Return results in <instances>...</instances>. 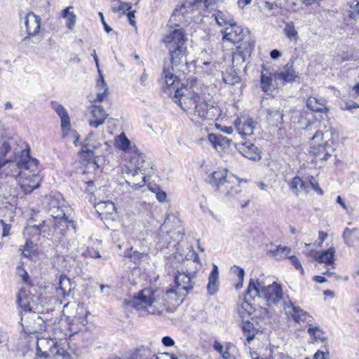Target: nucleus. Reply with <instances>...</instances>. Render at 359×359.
<instances>
[{
	"instance_id": "f257e3e1",
	"label": "nucleus",
	"mask_w": 359,
	"mask_h": 359,
	"mask_svg": "<svg viewBox=\"0 0 359 359\" xmlns=\"http://www.w3.org/2000/svg\"><path fill=\"white\" fill-rule=\"evenodd\" d=\"M2 168L1 178H9L7 182L13 187H10L8 194L12 197L18 196L19 188L28 194L40 185L39 161L30 157L29 149H20V155L15 150L14 156L8 159L0 158V170Z\"/></svg>"
},
{
	"instance_id": "f03ea898",
	"label": "nucleus",
	"mask_w": 359,
	"mask_h": 359,
	"mask_svg": "<svg viewBox=\"0 0 359 359\" xmlns=\"http://www.w3.org/2000/svg\"><path fill=\"white\" fill-rule=\"evenodd\" d=\"M185 14H180L176 17L175 20H170V28L163 38V43L170 54V63L172 65V69H179L180 67L187 64V49L186 43L187 38L184 31L180 27V23L184 22ZM172 17V15L171 16Z\"/></svg>"
},
{
	"instance_id": "7ed1b4c3",
	"label": "nucleus",
	"mask_w": 359,
	"mask_h": 359,
	"mask_svg": "<svg viewBox=\"0 0 359 359\" xmlns=\"http://www.w3.org/2000/svg\"><path fill=\"white\" fill-rule=\"evenodd\" d=\"M283 290L280 285L276 282L265 286L258 280L250 279L246 292V298L255 299L256 297L262 298L266 302L268 306L277 305L283 299Z\"/></svg>"
},
{
	"instance_id": "20e7f679",
	"label": "nucleus",
	"mask_w": 359,
	"mask_h": 359,
	"mask_svg": "<svg viewBox=\"0 0 359 359\" xmlns=\"http://www.w3.org/2000/svg\"><path fill=\"white\" fill-rule=\"evenodd\" d=\"M320 125V123L315 120L309 122L305 128L307 131L311 132L315 130L311 139L310 153L314 156L316 162L318 161H326L334 151L332 142H329L328 140L323 141L324 135L318 129Z\"/></svg>"
},
{
	"instance_id": "39448f33",
	"label": "nucleus",
	"mask_w": 359,
	"mask_h": 359,
	"mask_svg": "<svg viewBox=\"0 0 359 359\" xmlns=\"http://www.w3.org/2000/svg\"><path fill=\"white\" fill-rule=\"evenodd\" d=\"M132 303L135 306L146 309L151 314L161 313V309L165 306L164 299L161 294L147 288L142 290L137 297H135Z\"/></svg>"
},
{
	"instance_id": "423d86ee",
	"label": "nucleus",
	"mask_w": 359,
	"mask_h": 359,
	"mask_svg": "<svg viewBox=\"0 0 359 359\" xmlns=\"http://www.w3.org/2000/svg\"><path fill=\"white\" fill-rule=\"evenodd\" d=\"M36 352L39 356H53L55 359H71V355L57 342L51 339L42 337L37 339Z\"/></svg>"
},
{
	"instance_id": "0eeeda50",
	"label": "nucleus",
	"mask_w": 359,
	"mask_h": 359,
	"mask_svg": "<svg viewBox=\"0 0 359 359\" xmlns=\"http://www.w3.org/2000/svg\"><path fill=\"white\" fill-rule=\"evenodd\" d=\"M49 214L53 219L43 221L42 223L39 224V227H37V230H39L41 226L44 227L45 226H50L53 225L54 227L53 233H60L62 236H64L66 229H67L69 226H72L74 229H75L72 220L69 219L68 217H66L65 210L61 206L55 208V210L49 211Z\"/></svg>"
},
{
	"instance_id": "6e6552de",
	"label": "nucleus",
	"mask_w": 359,
	"mask_h": 359,
	"mask_svg": "<svg viewBox=\"0 0 359 359\" xmlns=\"http://www.w3.org/2000/svg\"><path fill=\"white\" fill-rule=\"evenodd\" d=\"M200 97L201 96L198 93L195 92L192 86H184L181 88H177L172 96L174 101L177 103L184 111L193 109Z\"/></svg>"
},
{
	"instance_id": "1a4fd4ad",
	"label": "nucleus",
	"mask_w": 359,
	"mask_h": 359,
	"mask_svg": "<svg viewBox=\"0 0 359 359\" xmlns=\"http://www.w3.org/2000/svg\"><path fill=\"white\" fill-rule=\"evenodd\" d=\"M212 100H205L201 97L194 107L193 114L201 120H214L219 115V109Z\"/></svg>"
},
{
	"instance_id": "9d476101",
	"label": "nucleus",
	"mask_w": 359,
	"mask_h": 359,
	"mask_svg": "<svg viewBox=\"0 0 359 359\" xmlns=\"http://www.w3.org/2000/svg\"><path fill=\"white\" fill-rule=\"evenodd\" d=\"M21 322L23 330L27 334L41 332L46 328L43 320L35 312L24 313Z\"/></svg>"
},
{
	"instance_id": "9b49d317",
	"label": "nucleus",
	"mask_w": 359,
	"mask_h": 359,
	"mask_svg": "<svg viewBox=\"0 0 359 359\" xmlns=\"http://www.w3.org/2000/svg\"><path fill=\"white\" fill-rule=\"evenodd\" d=\"M233 124L237 133L242 137L252 136L256 133H259V123L250 117H238L234 121Z\"/></svg>"
},
{
	"instance_id": "f8f14e48",
	"label": "nucleus",
	"mask_w": 359,
	"mask_h": 359,
	"mask_svg": "<svg viewBox=\"0 0 359 359\" xmlns=\"http://www.w3.org/2000/svg\"><path fill=\"white\" fill-rule=\"evenodd\" d=\"M170 65L171 68H170V65H168V67L164 66L162 75L166 86L164 90L170 97H172L175 90L180 88L178 76L174 74V72H184V67H185L186 65L180 67L179 68L180 69H177L175 67L173 69L172 65Z\"/></svg>"
},
{
	"instance_id": "ddd939ff",
	"label": "nucleus",
	"mask_w": 359,
	"mask_h": 359,
	"mask_svg": "<svg viewBox=\"0 0 359 359\" xmlns=\"http://www.w3.org/2000/svg\"><path fill=\"white\" fill-rule=\"evenodd\" d=\"M149 167V162L146 160V156L139 152L133 153L127 161L123 173H134L136 175L137 171L144 172Z\"/></svg>"
},
{
	"instance_id": "4468645a",
	"label": "nucleus",
	"mask_w": 359,
	"mask_h": 359,
	"mask_svg": "<svg viewBox=\"0 0 359 359\" xmlns=\"http://www.w3.org/2000/svg\"><path fill=\"white\" fill-rule=\"evenodd\" d=\"M194 277V270L192 269H187V273L183 268L177 269V273L175 276V282L178 292H181V291L187 292L191 290L193 288L192 279Z\"/></svg>"
},
{
	"instance_id": "2eb2a0df",
	"label": "nucleus",
	"mask_w": 359,
	"mask_h": 359,
	"mask_svg": "<svg viewBox=\"0 0 359 359\" xmlns=\"http://www.w3.org/2000/svg\"><path fill=\"white\" fill-rule=\"evenodd\" d=\"M223 41H229L232 43H238L242 41L245 36L249 33L247 28H243L236 25H229L221 31Z\"/></svg>"
},
{
	"instance_id": "dca6fc26",
	"label": "nucleus",
	"mask_w": 359,
	"mask_h": 359,
	"mask_svg": "<svg viewBox=\"0 0 359 359\" xmlns=\"http://www.w3.org/2000/svg\"><path fill=\"white\" fill-rule=\"evenodd\" d=\"M25 25L28 36L23 38L21 43L23 46H28L30 42V36H34L39 32L41 18L32 12L29 13L25 17Z\"/></svg>"
},
{
	"instance_id": "f3484780",
	"label": "nucleus",
	"mask_w": 359,
	"mask_h": 359,
	"mask_svg": "<svg viewBox=\"0 0 359 359\" xmlns=\"http://www.w3.org/2000/svg\"><path fill=\"white\" fill-rule=\"evenodd\" d=\"M284 310L285 313L291 316L295 322L306 323L311 325L313 318L300 307L294 306L291 301L285 302Z\"/></svg>"
},
{
	"instance_id": "a211bd4d",
	"label": "nucleus",
	"mask_w": 359,
	"mask_h": 359,
	"mask_svg": "<svg viewBox=\"0 0 359 359\" xmlns=\"http://www.w3.org/2000/svg\"><path fill=\"white\" fill-rule=\"evenodd\" d=\"M202 1L203 0H194L193 1H187L175 8L172 13V21L175 20L176 17L180 16L181 13H182V15L187 14L198 9L199 6L201 5ZM216 1L217 0H203V4L206 8H208L215 4Z\"/></svg>"
},
{
	"instance_id": "6ab92c4d",
	"label": "nucleus",
	"mask_w": 359,
	"mask_h": 359,
	"mask_svg": "<svg viewBox=\"0 0 359 359\" xmlns=\"http://www.w3.org/2000/svg\"><path fill=\"white\" fill-rule=\"evenodd\" d=\"M101 147L102 144L100 142H93L90 137L87 138L79 151V154L81 157L85 158L88 161L94 160L95 157L101 155V152L99 151Z\"/></svg>"
},
{
	"instance_id": "aec40b11",
	"label": "nucleus",
	"mask_w": 359,
	"mask_h": 359,
	"mask_svg": "<svg viewBox=\"0 0 359 359\" xmlns=\"http://www.w3.org/2000/svg\"><path fill=\"white\" fill-rule=\"evenodd\" d=\"M240 183L241 182L238 178L234 175H230L226 183L219 191L223 193L224 197L227 199L233 198L241 191Z\"/></svg>"
},
{
	"instance_id": "412c9836",
	"label": "nucleus",
	"mask_w": 359,
	"mask_h": 359,
	"mask_svg": "<svg viewBox=\"0 0 359 359\" xmlns=\"http://www.w3.org/2000/svg\"><path fill=\"white\" fill-rule=\"evenodd\" d=\"M90 114L88 120L89 126L95 128H97L102 125L108 117V114L100 105H93L90 107Z\"/></svg>"
},
{
	"instance_id": "4be33fe9",
	"label": "nucleus",
	"mask_w": 359,
	"mask_h": 359,
	"mask_svg": "<svg viewBox=\"0 0 359 359\" xmlns=\"http://www.w3.org/2000/svg\"><path fill=\"white\" fill-rule=\"evenodd\" d=\"M293 65L294 62L292 61H289L281 70L274 73V79L285 83L294 81L297 74L293 68Z\"/></svg>"
},
{
	"instance_id": "5701e85b",
	"label": "nucleus",
	"mask_w": 359,
	"mask_h": 359,
	"mask_svg": "<svg viewBox=\"0 0 359 359\" xmlns=\"http://www.w3.org/2000/svg\"><path fill=\"white\" fill-rule=\"evenodd\" d=\"M229 176L226 170L214 171L209 176L208 182L212 187L220 191L226 183Z\"/></svg>"
},
{
	"instance_id": "b1692460",
	"label": "nucleus",
	"mask_w": 359,
	"mask_h": 359,
	"mask_svg": "<svg viewBox=\"0 0 359 359\" xmlns=\"http://www.w3.org/2000/svg\"><path fill=\"white\" fill-rule=\"evenodd\" d=\"M208 137L213 147L219 152H222L226 149L229 148L232 142L231 139H229L222 135L210 133L208 135Z\"/></svg>"
},
{
	"instance_id": "393cba45",
	"label": "nucleus",
	"mask_w": 359,
	"mask_h": 359,
	"mask_svg": "<svg viewBox=\"0 0 359 359\" xmlns=\"http://www.w3.org/2000/svg\"><path fill=\"white\" fill-rule=\"evenodd\" d=\"M238 149L243 156L250 160L257 161L261 159V151L259 149L253 144H241L238 145Z\"/></svg>"
},
{
	"instance_id": "a878e982",
	"label": "nucleus",
	"mask_w": 359,
	"mask_h": 359,
	"mask_svg": "<svg viewBox=\"0 0 359 359\" xmlns=\"http://www.w3.org/2000/svg\"><path fill=\"white\" fill-rule=\"evenodd\" d=\"M306 106L310 110L316 112H323L328 110L327 100L323 97L311 96L307 99Z\"/></svg>"
},
{
	"instance_id": "bb28decb",
	"label": "nucleus",
	"mask_w": 359,
	"mask_h": 359,
	"mask_svg": "<svg viewBox=\"0 0 359 359\" xmlns=\"http://www.w3.org/2000/svg\"><path fill=\"white\" fill-rule=\"evenodd\" d=\"M155 351L152 348V344L147 346H140L135 349L130 356V359H155Z\"/></svg>"
},
{
	"instance_id": "cd10ccee",
	"label": "nucleus",
	"mask_w": 359,
	"mask_h": 359,
	"mask_svg": "<svg viewBox=\"0 0 359 359\" xmlns=\"http://www.w3.org/2000/svg\"><path fill=\"white\" fill-rule=\"evenodd\" d=\"M32 297L30 292L25 288H22L18 294L17 302L19 306L25 311V313L31 312L32 306L30 305V301Z\"/></svg>"
},
{
	"instance_id": "c85d7f7f",
	"label": "nucleus",
	"mask_w": 359,
	"mask_h": 359,
	"mask_svg": "<svg viewBox=\"0 0 359 359\" xmlns=\"http://www.w3.org/2000/svg\"><path fill=\"white\" fill-rule=\"evenodd\" d=\"M126 175V182L135 188H140L144 186L145 181V173L144 172L137 171L136 175L134 173H123Z\"/></svg>"
},
{
	"instance_id": "c756f323",
	"label": "nucleus",
	"mask_w": 359,
	"mask_h": 359,
	"mask_svg": "<svg viewBox=\"0 0 359 359\" xmlns=\"http://www.w3.org/2000/svg\"><path fill=\"white\" fill-rule=\"evenodd\" d=\"M253 49V46L248 43L245 45L243 43V47L238 46L235 53L232 55V62L235 63L236 62H243L247 56H249Z\"/></svg>"
},
{
	"instance_id": "7c9ffc66",
	"label": "nucleus",
	"mask_w": 359,
	"mask_h": 359,
	"mask_svg": "<svg viewBox=\"0 0 359 359\" xmlns=\"http://www.w3.org/2000/svg\"><path fill=\"white\" fill-rule=\"evenodd\" d=\"M335 252V248L331 246L327 250H322L318 253V255L316 254L315 256V259L319 263H324L328 265L333 264Z\"/></svg>"
},
{
	"instance_id": "2f4dec72",
	"label": "nucleus",
	"mask_w": 359,
	"mask_h": 359,
	"mask_svg": "<svg viewBox=\"0 0 359 359\" xmlns=\"http://www.w3.org/2000/svg\"><path fill=\"white\" fill-rule=\"evenodd\" d=\"M248 300L250 299H247L245 296V300L241 304V305L238 308V318H239L241 321L246 320V319H251L253 306L248 302Z\"/></svg>"
},
{
	"instance_id": "473e14b6",
	"label": "nucleus",
	"mask_w": 359,
	"mask_h": 359,
	"mask_svg": "<svg viewBox=\"0 0 359 359\" xmlns=\"http://www.w3.org/2000/svg\"><path fill=\"white\" fill-rule=\"evenodd\" d=\"M218 267L217 265L213 264V269L210 274L209 281L207 285L208 292L210 295L215 294L218 290Z\"/></svg>"
},
{
	"instance_id": "72a5a7b5",
	"label": "nucleus",
	"mask_w": 359,
	"mask_h": 359,
	"mask_svg": "<svg viewBox=\"0 0 359 359\" xmlns=\"http://www.w3.org/2000/svg\"><path fill=\"white\" fill-rule=\"evenodd\" d=\"M215 20L220 26L232 25L236 22L233 16L227 11H217L215 13Z\"/></svg>"
},
{
	"instance_id": "f704fd0d",
	"label": "nucleus",
	"mask_w": 359,
	"mask_h": 359,
	"mask_svg": "<svg viewBox=\"0 0 359 359\" xmlns=\"http://www.w3.org/2000/svg\"><path fill=\"white\" fill-rule=\"evenodd\" d=\"M72 283L69 278L62 275L60 278V288L58 294L62 295L64 299L69 296L72 290Z\"/></svg>"
},
{
	"instance_id": "c9c22d12",
	"label": "nucleus",
	"mask_w": 359,
	"mask_h": 359,
	"mask_svg": "<svg viewBox=\"0 0 359 359\" xmlns=\"http://www.w3.org/2000/svg\"><path fill=\"white\" fill-rule=\"evenodd\" d=\"M241 323L242 329L246 341L248 343H250L257 332V330L254 326L255 322H250L249 319H246V320L241 321Z\"/></svg>"
},
{
	"instance_id": "e433bc0d",
	"label": "nucleus",
	"mask_w": 359,
	"mask_h": 359,
	"mask_svg": "<svg viewBox=\"0 0 359 359\" xmlns=\"http://www.w3.org/2000/svg\"><path fill=\"white\" fill-rule=\"evenodd\" d=\"M291 249L285 246L271 245L269 253L276 259H283L288 257Z\"/></svg>"
},
{
	"instance_id": "4c0bfd02",
	"label": "nucleus",
	"mask_w": 359,
	"mask_h": 359,
	"mask_svg": "<svg viewBox=\"0 0 359 359\" xmlns=\"http://www.w3.org/2000/svg\"><path fill=\"white\" fill-rule=\"evenodd\" d=\"M15 142L13 139L4 141L0 147V158L5 159V157L9 153H12V155L14 156L15 150L18 151L19 155H20V150L15 148Z\"/></svg>"
},
{
	"instance_id": "58836bf2",
	"label": "nucleus",
	"mask_w": 359,
	"mask_h": 359,
	"mask_svg": "<svg viewBox=\"0 0 359 359\" xmlns=\"http://www.w3.org/2000/svg\"><path fill=\"white\" fill-rule=\"evenodd\" d=\"M260 84L262 90L268 94L271 93L275 90V83L271 76L267 75L264 72L261 74Z\"/></svg>"
},
{
	"instance_id": "ea45409f",
	"label": "nucleus",
	"mask_w": 359,
	"mask_h": 359,
	"mask_svg": "<svg viewBox=\"0 0 359 359\" xmlns=\"http://www.w3.org/2000/svg\"><path fill=\"white\" fill-rule=\"evenodd\" d=\"M290 188L297 196L302 191L308 192V185L299 177H294L292 180Z\"/></svg>"
},
{
	"instance_id": "a19ab883",
	"label": "nucleus",
	"mask_w": 359,
	"mask_h": 359,
	"mask_svg": "<svg viewBox=\"0 0 359 359\" xmlns=\"http://www.w3.org/2000/svg\"><path fill=\"white\" fill-rule=\"evenodd\" d=\"M267 119L273 126L278 127L283 123V114L278 109H269L268 111Z\"/></svg>"
},
{
	"instance_id": "79ce46f5",
	"label": "nucleus",
	"mask_w": 359,
	"mask_h": 359,
	"mask_svg": "<svg viewBox=\"0 0 359 359\" xmlns=\"http://www.w3.org/2000/svg\"><path fill=\"white\" fill-rule=\"evenodd\" d=\"M72 6L67 7L62 10L61 14L62 17L66 19V25L69 29H72L74 28L76 20V15L72 11Z\"/></svg>"
},
{
	"instance_id": "37998d69",
	"label": "nucleus",
	"mask_w": 359,
	"mask_h": 359,
	"mask_svg": "<svg viewBox=\"0 0 359 359\" xmlns=\"http://www.w3.org/2000/svg\"><path fill=\"white\" fill-rule=\"evenodd\" d=\"M269 316V311L267 309L264 307L255 308L252 311L251 320L258 323L265 320Z\"/></svg>"
},
{
	"instance_id": "c03bdc74",
	"label": "nucleus",
	"mask_w": 359,
	"mask_h": 359,
	"mask_svg": "<svg viewBox=\"0 0 359 359\" xmlns=\"http://www.w3.org/2000/svg\"><path fill=\"white\" fill-rule=\"evenodd\" d=\"M223 81L225 83L229 85H234L236 83H238L240 79L237 75L236 72L233 69H226L222 74Z\"/></svg>"
},
{
	"instance_id": "a18cd8bd",
	"label": "nucleus",
	"mask_w": 359,
	"mask_h": 359,
	"mask_svg": "<svg viewBox=\"0 0 359 359\" xmlns=\"http://www.w3.org/2000/svg\"><path fill=\"white\" fill-rule=\"evenodd\" d=\"M124 256L129 258L130 262H133L135 265H139L145 255L137 250L132 252V248H130L124 252Z\"/></svg>"
},
{
	"instance_id": "49530a36",
	"label": "nucleus",
	"mask_w": 359,
	"mask_h": 359,
	"mask_svg": "<svg viewBox=\"0 0 359 359\" xmlns=\"http://www.w3.org/2000/svg\"><path fill=\"white\" fill-rule=\"evenodd\" d=\"M115 144L118 149L126 151L130 149V142L124 133H121L115 138Z\"/></svg>"
},
{
	"instance_id": "de8ad7c7",
	"label": "nucleus",
	"mask_w": 359,
	"mask_h": 359,
	"mask_svg": "<svg viewBox=\"0 0 359 359\" xmlns=\"http://www.w3.org/2000/svg\"><path fill=\"white\" fill-rule=\"evenodd\" d=\"M97 209L102 211L100 214L111 215L116 212V207L111 201H104L97 204Z\"/></svg>"
},
{
	"instance_id": "09e8293b",
	"label": "nucleus",
	"mask_w": 359,
	"mask_h": 359,
	"mask_svg": "<svg viewBox=\"0 0 359 359\" xmlns=\"http://www.w3.org/2000/svg\"><path fill=\"white\" fill-rule=\"evenodd\" d=\"M349 5L348 16L353 20L359 18V0H353L348 3Z\"/></svg>"
},
{
	"instance_id": "8fccbe9b",
	"label": "nucleus",
	"mask_w": 359,
	"mask_h": 359,
	"mask_svg": "<svg viewBox=\"0 0 359 359\" xmlns=\"http://www.w3.org/2000/svg\"><path fill=\"white\" fill-rule=\"evenodd\" d=\"M285 34L290 40H296L297 38V32L292 23H287L283 29Z\"/></svg>"
},
{
	"instance_id": "3c124183",
	"label": "nucleus",
	"mask_w": 359,
	"mask_h": 359,
	"mask_svg": "<svg viewBox=\"0 0 359 359\" xmlns=\"http://www.w3.org/2000/svg\"><path fill=\"white\" fill-rule=\"evenodd\" d=\"M46 201L48 204V212L50 210H55V208L60 206L59 200L54 196H46Z\"/></svg>"
},
{
	"instance_id": "603ef678",
	"label": "nucleus",
	"mask_w": 359,
	"mask_h": 359,
	"mask_svg": "<svg viewBox=\"0 0 359 359\" xmlns=\"http://www.w3.org/2000/svg\"><path fill=\"white\" fill-rule=\"evenodd\" d=\"M51 107L55 111L60 118L68 115L65 107L55 101L51 102Z\"/></svg>"
},
{
	"instance_id": "864d4df0",
	"label": "nucleus",
	"mask_w": 359,
	"mask_h": 359,
	"mask_svg": "<svg viewBox=\"0 0 359 359\" xmlns=\"http://www.w3.org/2000/svg\"><path fill=\"white\" fill-rule=\"evenodd\" d=\"M308 332L316 340L323 341L324 339V333L318 327H309Z\"/></svg>"
},
{
	"instance_id": "5fc2aeb1",
	"label": "nucleus",
	"mask_w": 359,
	"mask_h": 359,
	"mask_svg": "<svg viewBox=\"0 0 359 359\" xmlns=\"http://www.w3.org/2000/svg\"><path fill=\"white\" fill-rule=\"evenodd\" d=\"M357 232V230L355 229H348V228H346L344 231V233H343V236H344V238L345 240V242L347 243V244H351L352 243V237L353 236H355V233Z\"/></svg>"
},
{
	"instance_id": "6e6d98bb",
	"label": "nucleus",
	"mask_w": 359,
	"mask_h": 359,
	"mask_svg": "<svg viewBox=\"0 0 359 359\" xmlns=\"http://www.w3.org/2000/svg\"><path fill=\"white\" fill-rule=\"evenodd\" d=\"M340 107L343 110L351 111L354 109H358L359 104L353 101H345L341 104Z\"/></svg>"
},
{
	"instance_id": "4d7b16f0",
	"label": "nucleus",
	"mask_w": 359,
	"mask_h": 359,
	"mask_svg": "<svg viewBox=\"0 0 359 359\" xmlns=\"http://www.w3.org/2000/svg\"><path fill=\"white\" fill-rule=\"evenodd\" d=\"M231 272L238 278L239 280L243 281L245 272L244 270L238 266H233L231 268Z\"/></svg>"
},
{
	"instance_id": "13d9d810",
	"label": "nucleus",
	"mask_w": 359,
	"mask_h": 359,
	"mask_svg": "<svg viewBox=\"0 0 359 359\" xmlns=\"http://www.w3.org/2000/svg\"><path fill=\"white\" fill-rule=\"evenodd\" d=\"M61 119V128L64 133H67L70 129V119L69 115L65 116L60 118Z\"/></svg>"
},
{
	"instance_id": "bf43d9fd",
	"label": "nucleus",
	"mask_w": 359,
	"mask_h": 359,
	"mask_svg": "<svg viewBox=\"0 0 359 359\" xmlns=\"http://www.w3.org/2000/svg\"><path fill=\"white\" fill-rule=\"evenodd\" d=\"M183 268L185 270V273H187V269H192L194 270V273H196L197 265H191L189 262V259H187L185 261H184L183 264L180 265L177 269H182Z\"/></svg>"
},
{
	"instance_id": "052dcab7",
	"label": "nucleus",
	"mask_w": 359,
	"mask_h": 359,
	"mask_svg": "<svg viewBox=\"0 0 359 359\" xmlns=\"http://www.w3.org/2000/svg\"><path fill=\"white\" fill-rule=\"evenodd\" d=\"M291 261L292 264L296 267L297 269H299L301 273H304V269L302 266L301 265L298 258L294 255L287 257Z\"/></svg>"
},
{
	"instance_id": "680f3d73",
	"label": "nucleus",
	"mask_w": 359,
	"mask_h": 359,
	"mask_svg": "<svg viewBox=\"0 0 359 359\" xmlns=\"http://www.w3.org/2000/svg\"><path fill=\"white\" fill-rule=\"evenodd\" d=\"M103 90V92H100L97 93L95 102H102L107 97L109 94L108 88H104Z\"/></svg>"
},
{
	"instance_id": "e2e57ef3",
	"label": "nucleus",
	"mask_w": 359,
	"mask_h": 359,
	"mask_svg": "<svg viewBox=\"0 0 359 359\" xmlns=\"http://www.w3.org/2000/svg\"><path fill=\"white\" fill-rule=\"evenodd\" d=\"M309 183H310L311 186L312 187V188L314 190H316L318 193H319L320 194H323L322 189L319 187L318 182H316V179L313 176H311L310 177Z\"/></svg>"
},
{
	"instance_id": "0e129e2a",
	"label": "nucleus",
	"mask_w": 359,
	"mask_h": 359,
	"mask_svg": "<svg viewBox=\"0 0 359 359\" xmlns=\"http://www.w3.org/2000/svg\"><path fill=\"white\" fill-rule=\"evenodd\" d=\"M0 224L3 227V236H7L9 235V231L11 229V226L9 224H6L3 219H0Z\"/></svg>"
},
{
	"instance_id": "69168bd1",
	"label": "nucleus",
	"mask_w": 359,
	"mask_h": 359,
	"mask_svg": "<svg viewBox=\"0 0 359 359\" xmlns=\"http://www.w3.org/2000/svg\"><path fill=\"white\" fill-rule=\"evenodd\" d=\"M190 257L193 259L192 260L189 259V262L191 265H197L199 263V257L196 252H192L190 255Z\"/></svg>"
},
{
	"instance_id": "338daca9",
	"label": "nucleus",
	"mask_w": 359,
	"mask_h": 359,
	"mask_svg": "<svg viewBox=\"0 0 359 359\" xmlns=\"http://www.w3.org/2000/svg\"><path fill=\"white\" fill-rule=\"evenodd\" d=\"M162 343L165 346H172L175 344L173 339L171 337H163Z\"/></svg>"
},
{
	"instance_id": "774afa93",
	"label": "nucleus",
	"mask_w": 359,
	"mask_h": 359,
	"mask_svg": "<svg viewBox=\"0 0 359 359\" xmlns=\"http://www.w3.org/2000/svg\"><path fill=\"white\" fill-rule=\"evenodd\" d=\"M158 358L159 359H178L176 355L168 353H161Z\"/></svg>"
}]
</instances>
